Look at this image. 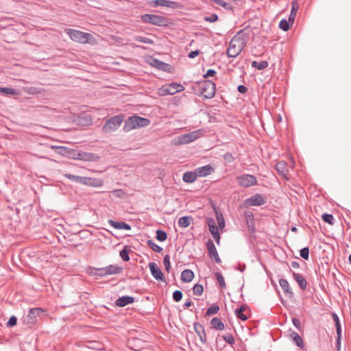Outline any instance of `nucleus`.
Listing matches in <instances>:
<instances>
[{
    "mask_svg": "<svg viewBox=\"0 0 351 351\" xmlns=\"http://www.w3.org/2000/svg\"><path fill=\"white\" fill-rule=\"evenodd\" d=\"M64 32L72 40L82 44L92 43L95 40L93 36L89 33L69 28L65 29Z\"/></svg>",
    "mask_w": 351,
    "mask_h": 351,
    "instance_id": "obj_1",
    "label": "nucleus"
},
{
    "mask_svg": "<svg viewBox=\"0 0 351 351\" xmlns=\"http://www.w3.org/2000/svg\"><path fill=\"white\" fill-rule=\"evenodd\" d=\"M150 120L147 118L141 117L137 115H133L130 117L126 120L123 130L125 132H129L137 128L146 127L150 124Z\"/></svg>",
    "mask_w": 351,
    "mask_h": 351,
    "instance_id": "obj_2",
    "label": "nucleus"
},
{
    "mask_svg": "<svg viewBox=\"0 0 351 351\" xmlns=\"http://www.w3.org/2000/svg\"><path fill=\"white\" fill-rule=\"evenodd\" d=\"M142 22L159 27H166L170 24L169 19L165 16L145 14L141 16Z\"/></svg>",
    "mask_w": 351,
    "mask_h": 351,
    "instance_id": "obj_3",
    "label": "nucleus"
},
{
    "mask_svg": "<svg viewBox=\"0 0 351 351\" xmlns=\"http://www.w3.org/2000/svg\"><path fill=\"white\" fill-rule=\"evenodd\" d=\"M124 115L122 114L113 116L107 119L102 127L104 133H111L116 131L123 121Z\"/></svg>",
    "mask_w": 351,
    "mask_h": 351,
    "instance_id": "obj_4",
    "label": "nucleus"
},
{
    "mask_svg": "<svg viewBox=\"0 0 351 351\" xmlns=\"http://www.w3.org/2000/svg\"><path fill=\"white\" fill-rule=\"evenodd\" d=\"M216 86L212 80H205L199 86V91L204 98L211 99L215 95Z\"/></svg>",
    "mask_w": 351,
    "mask_h": 351,
    "instance_id": "obj_5",
    "label": "nucleus"
},
{
    "mask_svg": "<svg viewBox=\"0 0 351 351\" xmlns=\"http://www.w3.org/2000/svg\"><path fill=\"white\" fill-rule=\"evenodd\" d=\"M184 89V87L180 84L171 83L163 85L159 89V94L161 96L173 95L178 92L182 91Z\"/></svg>",
    "mask_w": 351,
    "mask_h": 351,
    "instance_id": "obj_6",
    "label": "nucleus"
},
{
    "mask_svg": "<svg viewBox=\"0 0 351 351\" xmlns=\"http://www.w3.org/2000/svg\"><path fill=\"white\" fill-rule=\"evenodd\" d=\"M237 181L239 186L244 188L250 187L257 184L256 178L250 174H242L237 178Z\"/></svg>",
    "mask_w": 351,
    "mask_h": 351,
    "instance_id": "obj_7",
    "label": "nucleus"
},
{
    "mask_svg": "<svg viewBox=\"0 0 351 351\" xmlns=\"http://www.w3.org/2000/svg\"><path fill=\"white\" fill-rule=\"evenodd\" d=\"M251 32L252 31L247 27L239 30L232 38L233 43H239L245 47L250 38Z\"/></svg>",
    "mask_w": 351,
    "mask_h": 351,
    "instance_id": "obj_8",
    "label": "nucleus"
},
{
    "mask_svg": "<svg viewBox=\"0 0 351 351\" xmlns=\"http://www.w3.org/2000/svg\"><path fill=\"white\" fill-rule=\"evenodd\" d=\"M265 198L261 194L256 193L244 200V205L247 206H259L265 204Z\"/></svg>",
    "mask_w": 351,
    "mask_h": 351,
    "instance_id": "obj_9",
    "label": "nucleus"
},
{
    "mask_svg": "<svg viewBox=\"0 0 351 351\" xmlns=\"http://www.w3.org/2000/svg\"><path fill=\"white\" fill-rule=\"evenodd\" d=\"M243 49V45H241L237 42L233 43V40L231 39L229 47L226 51L227 56L230 58H235L242 51Z\"/></svg>",
    "mask_w": 351,
    "mask_h": 351,
    "instance_id": "obj_10",
    "label": "nucleus"
},
{
    "mask_svg": "<svg viewBox=\"0 0 351 351\" xmlns=\"http://www.w3.org/2000/svg\"><path fill=\"white\" fill-rule=\"evenodd\" d=\"M149 268L151 274L156 280L161 282H165V276L161 269L158 267L157 264L154 262L149 263Z\"/></svg>",
    "mask_w": 351,
    "mask_h": 351,
    "instance_id": "obj_11",
    "label": "nucleus"
},
{
    "mask_svg": "<svg viewBox=\"0 0 351 351\" xmlns=\"http://www.w3.org/2000/svg\"><path fill=\"white\" fill-rule=\"evenodd\" d=\"M75 158L83 161L95 162L98 160L99 156L93 153L80 151L77 153Z\"/></svg>",
    "mask_w": 351,
    "mask_h": 351,
    "instance_id": "obj_12",
    "label": "nucleus"
},
{
    "mask_svg": "<svg viewBox=\"0 0 351 351\" xmlns=\"http://www.w3.org/2000/svg\"><path fill=\"white\" fill-rule=\"evenodd\" d=\"M154 6H161L170 8L173 9H177L180 7V4L176 1H172L169 0H154L153 1Z\"/></svg>",
    "mask_w": 351,
    "mask_h": 351,
    "instance_id": "obj_13",
    "label": "nucleus"
},
{
    "mask_svg": "<svg viewBox=\"0 0 351 351\" xmlns=\"http://www.w3.org/2000/svg\"><path fill=\"white\" fill-rule=\"evenodd\" d=\"M150 64L153 66V67H155L160 71H168L169 72L170 71V69H171V65L167 64V63H165L162 61H160L156 58H152L151 59V62H150Z\"/></svg>",
    "mask_w": 351,
    "mask_h": 351,
    "instance_id": "obj_14",
    "label": "nucleus"
},
{
    "mask_svg": "<svg viewBox=\"0 0 351 351\" xmlns=\"http://www.w3.org/2000/svg\"><path fill=\"white\" fill-rule=\"evenodd\" d=\"M195 170L197 174V177H206L215 171L214 168L210 165L197 167Z\"/></svg>",
    "mask_w": 351,
    "mask_h": 351,
    "instance_id": "obj_15",
    "label": "nucleus"
},
{
    "mask_svg": "<svg viewBox=\"0 0 351 351\" xmlns=\"http://www.w3.org/2000/svg\"><path fill=\"white\" fill-rule=\"evenodd\" d=\"M134 302V298L130 295H123L119 297L116 301L115 304L119 307H124L128 304H132Z\"/></svg>",
    "mask_w": 351,
    "mask_h": 351,
    "instance_id": "obj_16",
    "label": "nucleus"
},
{
    "mask_svg": "<svg viewBox=\"0 0 351 351\" xmlns=\"http://www.w3.org/2000/svg\"><path fill=\"white\" fill-rule=\"evenodd\" d=\"M194 329L197 336L199 338V340L202 343L206 342V335L205 332L204 327L199 323L195 322L194 324Z\"/></svg>",
    "mask_w": 351,
    "mask_h": 351,
    "instance_id": "obj_17",
    "label": "nucleus"
},
{
    "mask_svg": "<svg viewBox=\"0 0 351 351\" xmlns=\"http://www.w3.org/2000/svg\"><path fill=\"white\" fill-rule=\"evenodd\" d=\"M290 271L292 274L293 279L297 282L300 288L303 291L305 290L307 287V282L306 279L303 277L302 274L295 273L291 270Z\"/></svg>",
    "mask_w": 351,
    "mask_h": 351,
    "instance_id": "obj_18",
    "label": "nucleus"
},
{
    "mask_svg": "<svg viewBox=\"0 0 351 351\" xmlns=\"http://www.w3.org/2000/svg\"><path fill=\"white\" fill-rule=\"evenodd\" d=\"M279 284L287 296H288L289 298H292L293 296V292L290 288L289 284L286 279L280 278L279 280Z\"/></svg>",
    "mask_w": 351,
    "mask_h": 351,
    "instance_id": "obj_19",
    "label": "nucleus"
},
{
    "mask_svg": "<svg viewBox=\"0 0 351 351\" xmlns=\"http://www.w3.org/2000/svg\"><path fill=\"white\" fill-rule=\"evenodd\" d=\"M108 223L113 228L118 229V230H131V226L130 224L121 221H116L112 219L108 220Z\"/></svg>",
    "mask_w": 351,
    "mask_h": 351,
    "instance_id": "obj_20",
    "label": "nucleus"
},
{
    "mask_svg": "<svg viewBox=\"0 0 351 351\" xmlns=\"http://www.w3.org/2000/svg\"><path fill=\"white\" fill-rule=\"evenodd\" d=\"M107 276L119 274L123 271V267L117 265H110L104 267Z\"/></svg>",
    "mask_w": 351,
    "mask_h": 351,
    "instance_id": "obj_21",
    "label": "nucleus"
},
{
    "mask_svg": "<svg viewBox=\"0 0 351 351\" xmlns=\"http://www.w3.org/2000/svg\"><path fill=\"white\" fill-rule=\"evenodd\" d=\"M197 178V174L195 170L194 171H186L182 176V180L186 183H193Z\"/></svg>",
    "mask_w": 351,
    "mask_h": 351,
    "instance_id": "obj_22",
    "label": "nucleus"
},
{
    "mask_svg": "<svg viewBox=\"0 0 351 351\" xmlns=\"http://www.w3.org/2000/svg\"><path fill=\"white\" fill-rule=\"evenodd\" d=\"M299 10V4L296 0L292 2L291 13L289 16V22L292 25L295 21L297 12Z\"/></svg>",
    "mask_w": 351,
    "mask_h": 351,
    "instance_id": "obj_23",
    "label": "nucleus"
},
{
    "mask_svg": "<svg viewBox=\"0 0 351 351\" xmlns=\"http://www.w3.org/2000/svg\"><path fill=\"white\" fill-rule=\"evenodd\" d=\"M194 274L191 269H184L181 273V280L184 282H189L193 280Z\"/></svg>",
    "mask_w": 351,
    "mask_h": 351,
    "instance_id": "obj_24",
    "label": "nucleus"
},
{
    "mask_svg": "<svg viewBox=\"0 0 351 351\" xmlns=\"http://www.w3.org/2000/svg\"><path fill=\"white\" fill-rule=\"evenodd\" d=\"M206 246L208 255L211 258L214 256H217L218 252L212 240L209 239L207 241Z\"/></svg>",
    "mask_w": 351,
    "mask_h": 351,
    "instance_id": "obj_25",
    "label": "nucleus"
},
{
    "mask_svg": "<svg viewBox=\"0 0 351 351\" xmlns=\"http://www.w3.org/2000/svg\"><path fill=\"white\" fill-rule=\"evenodd\" d=\"M290 337L297 346L300 348H304V343L303 339L296 332H292L290 334Z\"/></svg>",
    "mask_w": 351,
    "mask_h": 351,
    "instance_id": "obj_26",
    "label": "nucleus"
},
{
    "mask_svg": "<svg viewBox=\"0 0 351 351\" xmlns=\"http://www.w3.org/2000/svg\"><path fill=\"white\" fill-rule=\"evenodd\" d=\"M245 309L246 306L245 304H243L239 308H236L234 311L236 317L242 321H246L247 319V317L243 313V311H245Z\"/></svg>",
    "mask_w": 351,
    "mask_h": 351,
    "instance_id": "obj_27",
    "label": "nucleus"
},
{
    "mask_svg": "<svg viewBox=\"0 0 351 351\" xmlns=\"http://www.w3.org/2000/svg\"><path fill=\"white\" fill-rule=\"evenodd\" d=\"M210 324H211L212 328H213L216 330H221L224 329V324L221 320V319H219L217 317H215L211 319Z\"/></svg>",
    "mask_w": 351,
    "mask_h": 351,
    "instance_id": "obj_28",
    "label": "nucleus"
},
{
    "mask_svg": "<svg viewBox=\"0 0 351 351\" xmlns=\"http://www.w3.org/2000/svg\"><path fill=\"white\" fill-rule=\"evenodd\" d=\"M90 274L93 276H97L100 278L107 276V274L105 272L104 267L92 268L91 271H90Z\"/></svg>",
    "mask_w": 351,
    "mask_h": 351,
    "instance_id": "obj_29",
    "label": "nucleus"
},
{
    "mask_svg": "<svg viewBox=\"0 0 351 351\" xmlns=\"http://www.w3.org/2000/svg\"><path fill=\"white\" fill-rule=\"evenodd\" d=\"M0 93L6 95H19L20 94L19 90L10 87H0Z\"/></svg>",
    "mask_w": 351,
    "mask_h": 351,
    "instance_id": "obj_30",
    "label": "nucleus"
},
{
    "mask_svg": "<svg viewBox=\"0 0 351 351\" xmlns=\"http://www.w3.org/2000/svg\"><path fill=\"white\" fill-rule=\"evenodd\" d=\"M193 219L191 217L184 216L178 219V226L181 228H187L191 223V221Z\"/></svg>",
    "mask_w": 351,
    "mask_h": 351,
    "instance_id": "obj_31",
    "label": "nucleus"
},
{
    "mask_svg": "<svg viewBox=\"0 0 351 351\" xmlns=\"http://www.w3.org/2000/svg\"><path fill=\"white\" fill-rule=\"evenodd\" d=\"M214 210H215V213L216 219L217 221L219 228H221V229L224 228L225 220L223 219L222 213L217 208H215Z\"/></svg>",
    "mask_w": 351,
    "mask_h": 351,
    "instance_id": "obj_32",
    "label": "nucleus"
},
{
    "mask_svg": "<svg viewBox=\"0 0 351 351\" xmlns=\"http://www.w3.org/2000/svg\"><path fill=\"white\" fill-rule=\"evenodd\" d=\"M269 64L266 60H262L261 62L253 61L252 62V66L257 69L258 70H263L268 66Z\"/></svg>",
    "mask_w": 351,
    "mask_h": 351,
    "instance_id": "obj_33",
    "label": "nucleus"
},
{
    "mask_svg": "<svg viewBox=\"0 0 351 351\" xmlns=\"http://www.w3.org/2000/svg\"><path fill=\"white\" fill-rule=\"evenodd\" d=\"M43 313V310L40 308H30L28 317L30 319H35Z\"/></svg>",
    "mask_w": 351,
    "mask_h": 351,
    "instance_id": "obj_34",
    "label": "nucleus"
},
{
    "mask_svg": "<svg viewBox=\"0 0 351 351\" xmlns=\"http://www.w3.org/2000/svg\"><path fill=\"white\" fill-rule=\"evenodd\" d=\"M201 131L200 130H195L189 133L186 134V136L189 138V141L190 143L197 140L198 138L201 136Z\"/></svg>",
    "mask_w": 351,
    "mask_h": 351,
    "instance_id": "obj_35",
    "label": "nucleus"
},
{
    "mask_svg": "<svg viewBox=\"0 0 351 351\" xmlns=\"http://www.w3.org/2000/svg\"><path fill=\"white\" fill-rule=\"evenodd\" d=\"M147 244L155 252L160 253L162 251V248L158 245L153 240H148Z\"/></svg>",
    "mask_w": 351,
    "mask_h": 351,
    "instance_id": "obj_36",
    "label": "nucleus"
},
{
    "mask_svg": "<svg viewBox=\"0 0 351 351\" xmlns=\"http://www.w3.org/2000/svg\"><path fill=\"white\" fill-rule=\"evenodd\" d=\"M103 184H104V181L101 179L90 178L89 186L100 187V186H103Z\"/></svg>",
    "mask_w": 351,
    "mask_h": 351,
    "instance_id": "obj_37",
    "label": "nucleus"
},
{
    "mask_svg": "<svg viewBox=\"0 0 351 351\" xmlns=\"http://www.w3.org/2000/svg\"><path fill=\"white\" fill-rule=\"evenodd\" d=\"M322 218L324 222L330 225H333L335 223V218L331 214L324 213L322 215Z\"/></svg>",
    "mask_w": 351,
    "mask_h": 351,
    "instance_id": "obj_38",
    "label": "nucleus"
},
{
    "mask_svg": "<svg viewBox=\"0 0 351 351\" xmlns=\"http://www.w3.org/2000/svg\"><path fill=\"white\" fill-rule=\"evenodd\" d=\"M156 238L159 241H165L167 239V234L164 230H157Z\"/></svg>",
    "mask_w": 351,
    "mask_h": 351,
    "instance_id": "obj_39",
    "label": "nucleus"
},
{
    "mask_svg": "<svg viewBox=\"0 0 351 351\" xmlns=\"http://www.w3.org/2000/svg\"><path fill=\"white\" fill-rule=\"evenodd\" d=\"M219 310V306L217 304H213L207 309L206 315L207 316H210L211 315L217 314Z\"/></svg>",
    "mask_w": 351,
    "mask_h": 351,
    "instance_id": "obj_40",
    "label": "nucleus"
},
{
    "mask_svg": "<svg viewBox=\"0 0 351 351\" xmlns=\"http://www.w3.org/2000/svg\"><path fill=\"white\" fill-rule=\"evenodd\" d=\"M134 40L136 42L153 45L154 43V40L149 38L143 37L141 36H135Z\"/></svg>",
    "mask_w": 351,
    "mask_h": 351,
    "instance_id": "obj_41",
    "label": "nucleus"
},
{
    "mask_svg": "<svg viewBox=\"0 0 351 351\" xmlns=\"http://www.w3.org/2000/svg\"><path fill=\"white\" fill-rule=\"evenodd\" d=\"M275 168L278 172L283 174L286 171L287 164L284 161H280L276 165Z\"/></svg>",
    "mask_w": 351,
    "mask_h": 351,
    "instance_id": "obj_42",
    "label": "nucleus"
},
{
    "mask_svg": "<svg viewBox=\"0 0 351 351\" xmlns=\"http://www.w3.org/2000/svg\"><path fill=\"white\" fill-rule=\"evenodd\" d=\"M129 250H130L128 249V247L125 246L122 250L120 251L119 256L123 261H128L130 260V256L128 254Z\"/></svg>",
    "mask_w": 351,
    "mask_h": 351,
    "instance_id": "obj_43",
    "label": "nucleus"
},
{
    "mask_svg": "<svg viewBox=\"0 0 351 351\" xmlns=\"http://www.w3.org/2000/svg\"><path fill=\"white\" fill-rule=\"evenodd\" d=\"M291 22H289V19L287 21L286 19H282L279 23V27L284 30L287 31L290 27Z\"/></svg>",
    "mask_w": 351,
    "mask_h": 351,
    "instance_id": "obj_44",
    "label": "nucleus"
},
{
    "mask_svg": "<svg viewBox=\"0 0 351 351\" xmlns=\"http://www.w3.org/2000/svg\"><path fill=\"white\" fill-rule=\"evenodd\" d=\"M215 278H216L219 286L221 288H225L226 282H225V280H224V278H223L222 274L220 272H215Z\"/></svg>",
    "mask_w": 351,
    "mask_h": 351,
    "instance_id": "obj_45",
    "label": "nucleus"
},
{
    "mask_svg": "<svg viewBox=\"0 0 351 351\" xmlns=\"http://www.w3.org/2000/svg\"><path fill=\"white\" fill-rule=\"evenodd\" d=\"M204 291L203 286L200 284H195L193 287V293L196 295H201Z\"/></svg>",
    "mask_w": 351,
    "mask_h": 351,
    "instance_id": "obj_46",
    "label": "nucleus"
},
{
    "mask_svg": "<svg viewBox=\"0 0 351 351\" xmlns=\"http://www.w3.org/2000/svg\"><path fill=\"white\" fill-rule=\"evenodd\" d=\"M176 143L178 145H184L190 143V142L189 141L188 137L186 136V134H184L178 137Z\"/></svg>",
    "mask_w": 351,
    "mask_h": 351,
    "instance_id": "obj_47",
    "label": "nucleus"
},
{
    "mask_svg": "<svg viewBox=\"0 0 351 351\" xmlns=\"http://www.w3.org/2000/svg\"><path fill=\"white\" fill-rule=\"evenodd\" d=\"M163 264L165 266V269L167 272H169L171 269V263H170V256L169 254H166L163 258Z\"/></svg>",
    "mask_w": 351,
    "mask_h": 351,
    "instance_id": "obj_48",
    "label": "nucleus"
},
{
    "mask_svg": "<svg viewBox=\"0 0 351 351\" xmlns=\"http://www.w3.org/2000/svg\"><path fill=\"white\" fill-rule=\"evenodd\" d=\"M300 256L304 260H308L309 258V249L308 247H303L300 251Z\"/></svg>",
    "mask_w": 351,
    "mask_h": 351,
    "instance_id": "obj_49",
    "label": "nucleus"
},
{
    "mask_svg": "<svg viewBox=\"0 0 351 351\" xmlns=\"http://www.w3.org/2000/svg\"><path fill=\"white\" fill-rule=\"evenodd\" d=\"M64 177L75 183L80 184V182L81 176H75V175H73V174H70V173H66V174H64Z\"/></svg>",
    "mask_w": 351,
    "mask_h": 351,
    "instance_id": "obj_50",
    "label": "nucleus"
},
{
    "mask_svg": "<svg viewBox=\"0 0 351 351\" xmlns=\"http://www.w3.org/2000/svg\"><path fill=\"white\" fill-rule=\"evenodd\" d=\"M223 339L230 345H233L235 343L234 337L231 334L223 336Z\"/></svg>",
    "mask_w": 351,
    "mask_h": 351,
    "instance_id": "obj_51",
    "label": "nucleus"
},
{
    "mask_svg": "<svg viewBox=\"0 0 351 351\" xmlns=\"http://www.w3.org/2000/svg\"><path fill=\"white\" fill-rule=\"evenodd\" d=\"M182 293L180 290H176L173 293V299L176 302H180L182 298Z\"/></svg>",
    "mask_w": 351,
    "mask_h": 351,
    "instance_id": "obj_52",
    "label": "nucleus"
},
{
    "mask_svg": "<svg viewBox=\"0 0 351 351\" xmlns=\"http://www.w3.org/2000/svg\"><path fill=\"white\" fill-rule=\"evenodd\" d=\"M223 160L228 162H232L234 160V158L233 157L232 154L231 153L227 152L223 155Z\"/></svg>",
    "mask_w": 351,
    "mask_h": 351,
    "instance_id": "obj_53",
    "label": "nucleus"
},
{
    "mask_svg": "<svg viewBox=\"0 0 351 351\" xmlns=\"http://www.w3.org/2000/svg\"><path fill=\"white\" fill-rule=\"evenodd\" d=\"M16 323H17V318L14 315H12L10 317L6 325L8 327H13L16 325Z\"/></svg>",
    "mask_w": 351,
    "mask_h": 351,
    "instance_id": "obj_54",
    "label": "nucleus"
},
{
    "mask_svg": "<svg viewBox=\"0 0 351 351\" xmlns=\"http://www.w3.org/2000/svg\"><path fill=\"white\" fill-rule=\"evenodd\" d=\"M204 20L210 23H214L218 20V16L216 14H212L210 16H205Z\"/></svg>",
    "mask_w": 351,
    "mask_h": 351,
    "instance_id": "obj_55",
    "label": "nucleus"
},
{
    "mask_svg": "<svg viewBox=\"0 0 351 351\" xmlns=\"http://www.w3.org/2000/svg\"><path fill=\"white\" fill-rule=\"evenodd\" d=\"M51 149L61 154H64L66 152V148L62 146H51Z\"/></svg>",
    "mask_w": 351,
    "mask_h": 351,
    "instance_id": "obj_56",
    "label": "nucleus"
},
{
    "mask_svg": "<svg viewBox=\"0 0 351 351\" xmlns=\"http://www.w3.org/2000/svg\"><path fill=\"white\" fill-rule=\"evenodd\" d=\"M215 3L218 5H220L225 8H228L230 7V4L223 0H212Z\"/></svg>",
    "mask_w": 351,
    "mask_h": 351,
    "instance_id": "obj_57",
    "label": "nucleus"
},
{
    "mask_svg": "<svg viewBox=\"0 0 351 351\" xmlns=\"http://www.w3.org/2000/svg\"><path fill=\"white\" fill-rule=\"evenodd\" d=\"M292 323L293 326L298 330H301L302 324L300 320L297 317L292 318Z\"/></svg>",
    "mask_w": 351,
    "mask_h": 351,
    "instance_id": "obj_58",
    "label": "nucleus"
},
{
    "mask_svg": "<svg viewBox=\"0 0 351 351\" xmlns=\"http://www.w3.org/2000/svg\"><path fill=\"white\" fill-rule=\"evenodd\" d=\"M80 184H84V185L89 186V184H90V178L89 177L81 176Z\"/></svg>",
    "mask_w": 351,
    "mask_h": 351,
    "instance_id": "obj_59",
    "label": "nucleus"
},
{
    "mask_svg": "<svg viewBox=\"0 0 351 351\" xmlns=\"http://www.w3.org/2000/svg\"><path fill=\"white\" fill-rule=\"evenodd\" d=\"M80 184H84V185L89 186V184H90V178L89 177L81 176Z\"/></svg>",
    "mask_w": 351,
    "mask_h": 351,
    "instance_id": "obj_60",
    "label": "nucleus"
},
{
    "mask_svg": "<svg viewBox=\"0 0 351 351\" xmlns=\"http://www.w3.org/2000/svg\"><path fill=\"white\" fill-rule=\"evenodd\" d=\"M216 73L215 70L214 69H208L206 73L203 75L204 78H207L209 77H213Z\"/></svg>",
    "mask_w": 351,
    "mask_h": 351,
    "instance_id": "obj_61",
    "label": "nucleus"
},
{
    "mask_svg": "<svg viewBox=\"0 0 351 351\" xmlns=\"http://www.w3.org/2000/svg\"><path fill=\"white\" fill-rule=\"evenodd\" d=\"M335 328H336V331H337V336H340L341 335V324H340V322H337V323H335Z\"/></svg>",
    "mask_w": 351,
    "mask_h": 351,
    "instance_id": "obj_62",
    "label": "nucleus"
},
{
    "mask_svg": "<svg viewBox=\"0 0 351 351\" xmlns=\"http://www.w3.org/2000/svg\"><path fill=\"white\" fill-rule=\"evenodd\" d=\"M207 224H208L209 228H212V226L213 227L217 226L216 222H215V219L213 218H208L207 219Z\"/></svg>",
    "mask_w": 351,
    "mask_h": 351,
    "instance_id": "obj_63",
    "label": "nucleus"
},
{
    "mask_svg": "<svg viewBox=\"0 0 351 351\" xmlns=\"http://www.w3.org/2000/svg\"><path fill=\"white\" fill-rule=\"evenodd\" d=\"M237 90L242 94H244L247 92V89L244 85H239L237 87Z\"/></svg>",
    "mask_w": 351,
    "mask_h": 351,
    "instance_id": "obj_64",
    "label": "nucleus"
}]
</instances>
